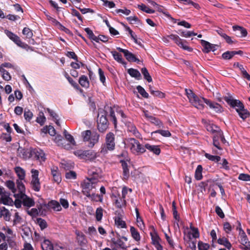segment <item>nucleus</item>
<instances>
[{
    "mask_svg": "<svg viewBox=\"0 0 250 250\" xmlns=\"http://www.w3.org/2000/svg\"><path fill=\"white\" fill-rule=\"evenodd\" d=\"M88 173L89 176H91L89 179L98 182V179L101 175V170L100 168L92 167L88 169Z\"/></svg>",
    "mask_w": 250,
    "mask_h": 250,
    "instance_id": "nucleus-12",
    "label": "nucleus"
},
{
    "mask_svg": "<svg viewBox=\"0 0 250 250\" xmlns=\"http://www.w3.org/2000/svg\"><path fill=\"white\" fill-rule=\"evenodd\" d=\"M75 233L77 235V240L80 246H83L86 244V240L84 234L79 230H76Z\"/></svg>",
    "mask_w": 250,
    "mask_h": 250,
    "instance_id": "nucleus-23",
    "label": "nucleus"
},
{
    "mask_svg": "<svg viewBox=\"0 0 250 250\" xmlns=\"http://www.w3.org/2000/svg\"><path fill=\"white\" fill-rule=\"evenodd\" d=\"M22 34L25 35L27 39H31L33 35L32 30L27 27L23 28L22 30Z\"/></svg>",
    "mask_w": 250,
    "mask_h": 250,
    "instance_id": "nucleus-55",
    "label": "nucleus"
},
{
    "mask_svg": "<svg viewBox=\"0 0 250 250\" xmlns=\"http://www.w3.org/2000/svg\"><path fill=\"white\" fill-rule=\"evenodd\" d=\"M58 170V168L57 167H53L51 168V174L53 177L54 181L59 184L61 182L62 178L61 174Z\"/></svg>",
    "mask_w": 250,
    "mask_h": 250,
    "instance_id": "nucleus-21",
    "label": "nucleus"
},
{
    "mask_svg": "<svg viewBox=\"0 0 250 250\" xmlns=\"http://www.w3.org/2000/svg\"><path fill=\"white\" fill-rule=\"evenodd\" d=\"M36 222L42 230H43L47 227V224L46 221L42 218H37Z\"/></svg>",
    "mask_w": 250,
    "mask_h": 250,
    "instance_id": "nucleus-46",
    "label": "nucleus"
},
{
    "mask_svg": "<svg viewBox=\"0 0 250 250\" xmlns=\"http://www.w3.org/2000/svg\"><path fill=\"white\" fill-rule=\"evenodd\" d=\"M234 30H238L240 31L242 37H246L247 35V30L243 27L239 26H235L233 27Z\"/></svg>",
    "mask_w": 250,
    "mask_h": 250,
    "instance_id": "nucleus-60",
    "label": "nucleus"
},
{
    "mask_svg": "<svg viewBox=\"0 0 250 250\" xmlns=\"http://www.w3.org/2000/svg\"><path fill=\"white\" fill-rule=\"evenodd\" d=\"M150 235L154 245L158 244V243H160V238L156 232H154L153 233L150 232Z\"/></svg>",
    "mask_w": 250,
    "mask_h": 250,
    "instance_id": "nucleus-53",
    "label": "nucleus"
},
{
    "mask_svg": "<svg viewBox=\"0 0 250 250\" xmlns=\"http://www.w3.org/2000/svg\"><path fill=\"white\" fill-rule=\"evenodd\" d=\"M137 89L138 92L144 98H148L149 97L148 94L146 91L145 89L140 85L137 86Z\"/></svg>",
    "mask_w": 250,
    "mask_h": 250,
    "instance_id": "nucleus-57",
    "label": "nucleus"
},
{
    "mask_svg": "<svg viewBox=\"0 0 250 250\" xmlns=\"http://www.w3.org/2000/svg\"><path fill=\"white\" fill-rule=\"evenodd\" d=\"M67 79L69 83L75 88L76 89L80 90V91H82V90L80 88L79 84L74 81L69 75L67 74Z\"/></svg>",
    "mask_w": 250,
    "mask_h": 250,
    "instance_id": "nucleus-49",
    "label": "nucleus"
},
{
    "mask_svg": "<svg viewBox=\"0 0 250 250\" xmlns=\"http://www.w3.org/2000/svg\"><path fill=\"white\" fill-rule=\"evenodd\" d=\"M105 146L108 150H113L115 148V136L112 132H109L106 135Z\"/></svg>",
    "mask_w": 250,
    "mask_h": 250,
    "instance_id": "nucleus-11",
    "label": "nucleus"
},
{
    "mask_svg": "<svg viewBox=\"0 0 250 250\" xmlns=\"http://www.w3.org/2000/svg\"><path fill=\"white\" fill-rule=\"evenodd\" d=\"M203 168L201 165H198L196 169L195 173V177L196 180H200L202 178V172Z\"/></svg>",
    "mask_w": 250,
    "mask_h": 250,
    "instance_id": "nucleus-45",
    "label": "nucleus"
},
{
    "mask_svg": "<svg viewBox=\"0 0 250 250\" xmlns=\"http://www.w3.org/2000/svg\"><path fill=\"white\" fill-rule=\"evenodd\" d=\"M103 209L102 208L100 207L97 208L96 211V218L97 221H100L103 217Z\"/></svg>",
    "mask_w": 250,
    "mask_h": 250,
    "instance_id": "nucleus-58",
    "label": "nucleus"
},
{
    "mask_svg": "<svg viewBox=\"0 0 250 250\" xmlns=\"http://www.w3.org/2000/svg\"><path fill=\"white\" fill-rule=\"evenodd\" d=\"M145 148L146 150L147 149L156 155H159L161 152V149L159 146L151 145L147 143L145 144Z\"/></svg>",
    "mask_w": 250,
    "mask_h": 250,
    "instance_id": "nucleus-17",
    "label": "nucleus"
},
{
    "mask_svg": "<svg viewBox=\"0 0 250 250\" xmlns=\"http://www.w3.org/2000/svg\"><path fill=\"white\" fill-rule=\"evenodd\" d=\"M213 139L221 141L223 143H225L226 141L223 135V131L221 130H218L216 133L214 134Z\"/></svg>",
    "mask_w": 250,
    "mask_h": 250,
    "instance_id": "nucleus-36",
    "label": "nucleus"
},
{
    "mask_svg": "<svg viewBox=\"0 0 250 250\" xmlns=\"http://www.w3.org/2000/svg\"><path fill=\"white\" fill-rule=\"evenodd\" d=\"M79 83L84 88H87L89 86V83L87 77L84 75H82L80 77Z\"/></svg>",
    "mask_w": 250,
    "mask_h": 250,
    "instance_id": "nucleus-29",
    "label": "nucleus"
},
{
    "mask_svg": "<svg viewBox=\"0 0 250 250\" xmlns=\"http://www.w3.org/2000/svg\"><path fill=\"white\" fill-rule=\"evenodd\" d=\"M84 31H85V32L87 33L88 36V38L92 40V41H94L95 42V41H97L98 39L97 38V36H96L93 31L88 27H87V28H85L84 29Z\"/></svg>",
    "mask_w": 250,
    "mask_h": 250,
    "instance_id": "nucleus-47",
    "label": "nucleus"
},
{
    "mask_svg": "<svg viewBox=\"0 0 250 250\" xmlns=\"http://www.w3.org/2000/svg\"><path fill=\"white\" fill-rule=\"evenodd\" d=\"M87 197L91 199V200L96 202H102L103 200V195L96 194L94 192L90 193V196Z\"/></svg>",
    "mask_w": 250,
    "mask_h": 250,
    "instance_id": "nucleus-42",
    "label": "nucleus"
},
{
    "mask_svg": "<svg viewBox=\"0 0 250 250\" xmlns=\"http://www.w3.org/2000/svg\"><path fill=\"white\" fill-rule=\"evenodd\" d=\"M98 182L87 179L82 185L83 193L86 196H89L90 193L93 189H95L96 185Z\"/></svg>",
    "mask_w": 250,
    "mask_h": 250,
    "instance_id": "nucleus-6",
    "label": "nucleus"
},
{
    "mask_svg": "<svg viewBox=\"0 0 250 250\" xmlns=\"http://www.w3.org/2000/svg\"><path fill=\"white\" fill-rule=\"evenodd\" d=\"M190 102L194 106L199 109H203L204 108V103H205L217 113H221L223 111L220 104L203 97L199 98L196 96Z\"/></svg>",
    "mask_w": 250,
    "mask_h": 250,
    "instance_id": "nucleus-1",
    "label": "nucleus"
},
{
    "mask_svg": "<svg viewBox=\"0 0 250 250\" xmlns=\"http://www.w3.org/2000/svg\"><path fill=\"white\" fill-rule=\"evenodd\" d=\"M127 72L132 77L135 78L138 80L141 79V75L140 72L137 69L129 68L128 69Z\"/></svg>",
    "mask_w": 250,
    "mask_h": 250,
    "instance_id": "nucleus-34",
    "label": "nucleus"
},
{
    "mask_svg": "<svg viewBox=\"0 0 250 250\" xmlns=\"http://www.w3.org/2000/svg\"><path fill=\"white\" fill-rule=\"evenodd\" d=\"M141 72L144 76V78L148 82H152V78L149 73L148 72V70L146 67H143L141 69Z\"/></svg>",
    "mask_w": 250,
    "mask_h": 250,
    "instance_id": "nucleus-40",
    "label": "nucleus"
},
{
    "mask_svg": "<svg viewBox=\"0 0 250 250\" xmlns=\"http://www.w3.org/2000/svg\"><path fill=\"white\" fill-rule=\"evenodd\" d=\"M64 135L65 139L69 141L71 144L74 145L76 142L74 139L73 137L70 134H69L65 130L64 131Z\"/></svg>",
    "mask_w": 250,
    "mask_h": 250,
    "instance_id": "nucleus-59",
    "label": "nucleus"
},
{
    "mask_svg": "<svg viewBox=\"0 0 250 250\" xmlns=\"http://www.w3.org/2000/svg\"><path fill=\"white\" fill-rule=\"evenodd\" d=\"M0 203L5 205L13 206L14 202L12 199L10 197V193L6 192L1 195L0 197Z\"/></svg>",
    "mask_w": 250,
    "mask_h": 250,
    "instance_id": "nucleus-14",
    "label": "nucleus"
},
{
    "mask_svg": "<svg viewBox=\"0 0 250 250\" xmlns=\"http://www.w3.org/2000/svg\"><path fill=\"white\" fill-rule=\"evenodd\" d=\"M111 53L113 56L114 59L118 62L124 63V61L122 58V56L121 54L118 53L116 51H112Z\"/></svg>",
    "mask_w": 250,
    "mask_h": 250,
    "instance_id": "nucleus-44",
    "label": "nucleus"
},
{
    "mask_svg": "<svg viewBox=\"0 0 250 250\" xmlns=\"http://www.w3.org/2000/svg\"><path fill=\"white\" fill-rule=\"evenodd\" d=\"M44 206L47 207L48 208H52L55 211H59L61 210L62 208L60 203L55 200H52L48 203L46 205L45 204L43 205Z\"/></svg>",
    "mask_w": 250,
    "mask_h": 250,
    "instance_id": "nucleus-18",
    "label": "nucleus"
},
{
    "mask_svg": "<svg viewBox=\"0 0 250 250\" xmlns=\"http://www.w3.org/2000/svg\"><path fill=\"white\" fill-rule=\"evenodd\" d=\"M124 56L127 61L129 62H139L140 61L138 59L136 58L134 54L126 50V52L124 54Z\"/></svg>",
    "mask_w": 250,
    "mask_h": 250,
    "instance_id": "nucleus-31",
    "label": "nucleus"
},
{
    "mask_svg": "<svg viewBox=\"0 0 250 250\" xmlns=\"http://www.w3.org/2000/svg\"><path fill=\"white\" fill-rule=\"evenodd\" d=\"M136 216H137V223L138 226L141 229H143L145 228L144 223L142 218L139 216V213L138 208L135 209Z\"/></svg>",
    "mask_w": 250,
    "mask_h": 250,
    "instance_id": "nucleus-41",
    "label": "nucleus"
},
{
    "mask_svg": "<svg viewBox=\"0 0 250 250\" xmlns=\"http://www.w3.org/2000/svg\"><path fill=\"white\" fill-rule=\"evenodd\" d=\"M242 54L243 51L241 50L231 51H228L222 54V58L225 60H229L235 55H242Z\"/></svg>",
    "mask_w": 250,
    "mask_h": 250,
    "instance_id": "nucleus-20",
    "label": "nucleus"
},
{
    "mask_svg": "<svg viewBox=\"0 0 250 250\" xmlns=\"http://www.w3.org/2000/svg\"><path fill=\"white\" fill-rule=\"evenodd\" d=\"M82 137L84 142H89L88 146L92 147L99 141L100 136L96 132H92L90 130H87L82 132Z\"/></svg>",
    "mask_w": 250,
    "mask_h": 250,
    "instance_id": "nucleus-3",
    "label": "nucleus"
},
{
    "mask_svg": "<svg viewBox=\"0 0 250 250\" xmlns=\"http://www.w3.org/2000/svg\"><path fill=\"white\" fill-rule=\"evenodd\" d=\"M224 100L231 107L235 108L237 112L244 107L243 104L238 100L233 99L230 97H226Z\"/></svg>",
    "mask_w": 250,
    "mask_h": 250,
    "instance_id": "nucleus-7",
    "label": "nucleus"
},
{
    "mask_svg": "<svg viewBox=\"0 0 250 250\" xmlns=\"http://www.w3.org/2000/svg\"><path fill=\"white\" fill-rule=\"evenodd\" d=\"M205 156L208 160L215 162H218L221 160L220 156L212 155L207 153H205Z\"/></svg>",
    "mask_w": 250,
    "mask_h": 250,
    "instance_id": "nucleus-50",
    "label": "nucleus"
},
{
    "mask_svg": "<svg viewBox=\"0 0 250 250\" xmlns=\"http://www.w3.org/2000/svg\"><path fill=\"white\" fill-rule=\"evenodd\" d=\"M130 231L131 234V236L136 241H139L141 239L140 235L138 230L134 227H131Z\"/></svg>",
    "mask_w": 250,
    "mask_h": 250,
    "instance_id": "nucleus-33",
    "label": "nucleus"
},
{
    "mask_svg": "<svg viewBox=\"0 0 250 250\" xmlns=\"http://www.w3.org/2000/svg\"><path fill=\"white\" fill-rule=\"evenodd\" d=\"M111 198L118 208H121L122 207L126 205L125 200L123 198V197L121 198L119 195L117 196L115 195H113Z\"/></svg>",
    "mask_w": 250,
    "mask_h": 250,
    "instance_id": "nucleus-16",
    "label": "nucleus"
},
{
    "mask_svg": "<svg viewBox=\"0 0 250 250\" xmlns=\"http://www.w3.org/2000/svg\"><path fill=\"white\" fill-rule=\"evenodd\" d=\"M201 43L204 47L203 51L206 53H208L211 51H215L217 49L216 47L218 46V45L211 44L209 42L203 40H201Z\"/></svg>",
    "mask_w": 250,
    "mask_h": 250,
    "instance_id": "nucleus-13",
    "label": "nucleus"
},
{
    "mask_svg": "<svg viewBox=\"0 0 250 250\" xmlns=\"http://www.w3.org/2000/svg\"><path fill=\"white\" fill-rule=\"evenodd\" d=\"M120 163L122 164V168L123 169V175L125 179H127L129 176V171L128 168L127 163L124 160H121Z\"/></svg>",
    "mask_w": 250,
    "mask_h": 250,
    "instance_id": "nucleus-25",
    "label": "nucleus"
},
{
    "mask_svg": "<svg viewBox=\"0 0 250 250\" xmlns=\"http://www.w3.org/2000/svg\"><path fill=\"white\" fill-rule=\"evenodd\" d=\"M22 200L23 206L27 207H31L34 206L35 202L34 200L25 194H22L21 195L17 197Z\"/></svg>",
    "mask_w": 250,
    "mask_h": 250,
    "instance_id": "nucleus-15",
    "label": "nucleus"
},
{
    "mask_svg": "<svg viewBox=\"0 0 250 250\" xmlns=\"http://www.w3.org/2000/svg\"><path fill=\"white\" fill-rule=\"evenodd\" d=\"M155 133H159L161 135H162L164 137H170L171 136V133L168 130H157L156 131H153L152 132L151 134H155Z\"/></svg>",
    "mask_w": 250,
    "mask_h": 250,
    "instance_id": "nucleus-51",
    "label": "nucleus"
},
{
    "mask_svg": "<svg viewBox=\"0 0 250 250\" xmlns=\"http://www.w3.org/2000/svg\"><path fill=\"white\" fill-rule=\"evenodd\" d=\"M113 243L118 247L120 248L121 249H125L126 248V246L125 243L121 239H118L117 240H115V239H112Z\"/></svg>",
    "mask_w": 250,
    "mask_h": 250,
    "instance_id": "nucleus-48",
    "label": "nucleus"
},
{
    "mask_svg": "<svg viewBox=\"0 0 250 250\" xmlns=\"http://www.w3.org/2000/svg\"><path fill=\"white\" fill-rule=\"evenodd\" d=\"M207 130L212 133H215L218 130H221L217 126L215 125H209L207 126Z\"/></svg>",
    "mask_w": 250,
    "mask_h": 250,
    "instance_id": "nucleus-64",
    "label": "nucleus"
},
{
    "mask_svg": "<svg viewBox=\"0 0 250 250\" xmlns=\"http://www.w3.org/2000/svg\"><path fill=\"white\" fill-rule=\"evenodd\" d=\"M5 185L7 187L11 190V191L15 194L17 191V189L15 188V185L14 182L11 180H8L6 182Z\"/></svg>",
    "mask_w": 250,
    "mask_h": 250,
    "instance_id": "nucleus-43",
    "label": "nucleus"
},
{
    "mask_svg": "<svg viewBox=\"0 0 250 250\" xmlns=\"http://www.w3.org/2000/svg\"><path fill=\"white\" fill-rule=\"evenodd\" d=\"M178 42H179L177 43V45L184 50H187L188 52L192 51V48L188 46V42L186 40H182L180 38V41Z\"/></svg>",
    "mask_w": 250,
    "mask_h": 250,
    "instance_id": "nucleus-28",
    "label": "nucleus"
},
{
    "mask_svg": "<svg viewBox=\"0 0 250 250\" xmlns=\"http://www.w3.org/2000/svg\"><path fill=\"white\" fill-rule=\"evenodd\" d=\"M31 153V158L38 160L40 162H44L45 161L46 158L45 154L42 149L39 148H32Z\"/></svg>",
    "mask_w": 250,
    "mask_h": 250,
    "instance_id": "nucleus-9",
    "label": "nucleus"
},
{
    "mask_svg": "<svg viewBox=\"0 0 250 250\" xmlns=\"http://www.w3.org/2000/svg\"><path fill=\"white\" fill-rule=\"evenodd\" d=\"M127 128V131L132 133L134 135H136L138 131L136 126L131 122H128L126 124Z\"/></svg>",
    "mask_w": 250,
    "mask_h": 250,
    "instance_id": "nucleus-39",
    "label": "nucleus"
},
{
    "mask_svg": "<svg viewBox=\"0 0 250 250\" xmlns=\"http://www.w3.org/2000/svg\"><path fill=\"white\" fill-rule=\"evenodd\" d=\"M31 148H30L29 149H28L19 148L18 150L20 152L21 157L24 160H26L31 158Z\"/></svg>",
    "mask_w": 250,
    "mask_h": 250,
    "instance_id": "nucleus-22",
    "label": "nucleus"
},
{
    "mask_svg": "<svg viewBox=\"0 0 250 250\" xmlns=\"http://www.w3.org/2000/svg\"><path fill=\"white\" fill-rule=\"evenodd\" d=\"M115 225L120 228H126V225L125 222L122 220L120 216H116L114 219Z\"/></svg>",
    "mask_w": 250,
    "mask_h": 250,
    "instance_id": "nucleus-35",
    "label": "nucleus"
},
{
    "mask_svg": "<svg viewBox=\"0 0 250 250\" xmlns=\"http://www.w3.org/2000/svg\"><path fill=\"white\" fill-rule=\"evenodd\" d=\"M149 121L154 125L159 126L160 127L162 126L163 124L162 122L158 119L154 117H149Z\"/></svg>",
    "mask_w": 250,
    "mask_h": 250,
    "instance_id": "nucleus-54",
    "label": "nucleus"
},
{
    "mask_svg": "<svg viewBox=\"0 0 250 250\" xmlns=\"http://www.w3.org/2000/svg\"><path fill=\"white\" fill-rule=\"evenodd\" d=\"M240 242L243 246L240 248L243 250H250V242L249 241L245 231L241 229H240Z\"/></svg>",
    "mask_w": 250,
    "mask_h": 250,
    "instance_id": "nucleus-8",
    "label": "nucleus"
},
{
    "mask_svg": "<svg viewBox=\"0 0 250 250\" xmlns=\"http://www.w3.org/2000/svg\"><path fill=\"white\" fill-rule=\"evenodd\" d=\"M24 117L26 121L29 122L33 117L32 112L28 109H25L24 112Z\"/></svg>",
    "mask_w": 250,
    "mask_h": 250,
    "instance_id": "nucleus-52",
    "label": "nucleus"
},
{
    "mask_svg": "<svg viewBox=\"0 0 250 250\" xmlns=\"http://www.w3.org/2000/svg\"><path fill=\"white\" fill-rule=\"evenodd\" d=\"M138 7L142 11L149 14L154 13L155 11L153 9L147 8L146 5L142 4V5H139Z\"/></svg>",
    "mask_w": 250,
    "mask_h": 250,
    "instance_id": "nucleus-61",
    "label": "nucleus"
},
{
    "mask_svg": "<svg viewBox=\"0 0 250 250\" xmlns=\"http://www.w3.org/2000/svg\"><path fill=\"white\" fill-rule=\"evenodd\" d=\"M43 250H53V246L51 242L48 240H45L42 244Z\"/></svg>",
    "mask_w": 250,
    "mask_h": 250,
    "instance_id": "nucleus-38",
    "label": "nucleus"
},
{
    "mask_svg": "<svg viewBox=\"0 0 250 250\" xmlns=\"http://www.w3.org/2000/svg\"><path fill=\"white\" fill-rule=\"evenodd\" d=\"M45 120L46 118L44 116L43 113L41 112L39 113V116L37 118L36 122L41 125H42L44 124Z\"/></svg>",
    "mask_w": 250,
    "mask_h": 250,
    "instance_id": "nucleus-56",
    "label": "nucleus"
},
{
    "mask_svg": "<svg viewBox=\"0 0 250 250\" xmlns=\"http://www.w3.org/2000/svg\"><path fill=\"white\" fill-rule=\"evenodd\" d=\"M54 142L58 146L66 148L65 140L61 135H58L55 137Z\"/></svg>",
    "mask_w": 250,
    "mask_h": 250,
    "instance_id": "nucleus-27",
    "label": "nucleus"
},
{
    "mask_svg": "<svg viewBox=\"0 0 250 250\" xmlns=\"http://www.w3.org/2000/svg\"><path fill=\"white\" fill-rule=\"evenodd\" d=\"M15 171L19 177L18 180H23L25 179V172L23 168L17 167L15 168Z\"/></svg>",
    "mask_w": 250,
    "mask_h": 250,
    "instance_id": "nucleus-30",
    "label": "nucleus"
},
{
    "mask_svg": "<svg viewBox=\"0 0 250 250\" xmlns=\"http://www.w3.org/2000/svg\"><path fill=\"white\" fill-rule=\"evenodd\" d=\"M199 250H208L209 248V245L207 243H204L199 241L198 244Z\"/></svg>",
    "mask_w": 250,
    "mask_h": 250,
    "instance_id": "nucleus-63",
    "label": "nucleus"
},
{
    "mask_svg": "<svg viewBox=\"0 0 250 250\" xmlns=\"http://www.w3.org/2000/svg\"><path fill=\"white\" fill-rule=\"evenodd\" d=\"M109 115H110V117H111V118L112 119V121L113 122V124H114L115 126H116V125H117V121L116 117L115 115L114 111L113 108L111 107H109Z\"/></svg>",
    "mask_w": 250,
    "mask_h": 250,
    "instance_id": "nucleus-62",
    "label": "nucleus"
},
{
    "mask_svg": "<svg viewBox=\"0 0 250 250\" xmlns=\"http://www.w3.org/2000/svg\"><path fill=\"white\" fill-rule=\"evenodd\" d=\"M106 111L101 109L98 113L97 127L101 132H104L108 127V122L106 118Z\"/></svg>",
    "mask_w": 250,
    "mask_h": 250,
    "instance_id": "nucleus-2",
    "label": "nucleus"
},
{
    "mask_svg": "<svg viewBox=\"0 0 250 250\" xmlns=\"http://www.w3.org/2000/svg\"><path fill=\"white\" fill-rule=\"evenodd\" d=\"M239 116L243 119V120H245L248 117H249L250 115V112L246 109H245L244 107L243 109H240L239 111H237V112Z\"/></svg>",
    "mask_w": 250,
    "mask_h": 250,
    "instance_id": "nucleus-37",
    "label": "nucleus"
},
{
    "mask_svg": "<svg viewBox=\"0 0 250 250\" xmlns=\"http://www.w3.org/2000/svg\"><path fill=\"white\" fill-rule=\"evenodd\" d=\"M131 151L136 155H140L146 152L145 146L134 138H130L129 141Z\"/></svg>",
    "mask_w": 250,
    "mask_h": 250,
    "instance_id": "nucleus-5",
    "label": "nucleus"
},
{
    "mask_svg": "<svg viewBox=\"0 0 250 250\" xmlns=\"http://www.w3.org/2000/svg\"><path fill=\"white\" fill-rule=\"evenodd\" d=\"M217 243L225 247L227 249L230 250L231 248V244L228 239L225 237L219 238L217 240Z\"/></svg>",
    "mask_w": 250,
    "mask_h": 250,
    "instance_id": "nucleus-26",
    "label": "nucleus"
},
{
    "mask_svg": "<svg viewBox=\"0 0 250 250\" xmlns=\"http://www.w3.org/2000/svg\"><path fill=\"white\" fill-rule=\"evenodd\" d=\"M32 188L35 191H39L41 189V184L39 179H32L31 181Z\"/></svg>",
    "mask_w": 250,
    "mask_h": 250,
    "instance_id": "nucleus-32",
    "label": "nucleus"
},
{
    "mask_svg": "<svg viewBox=\"0 0 250 250\" xmlns=\"http://www.w3.org/2000/svg\"><path fill=\"white\" fill-rule=\"evenodd\" d=\"M74 154L80 159H84L86 161H93L97 157V153L93 150H77Z\"/></svg>",
    "mask_w": 250,
    "mask_h": 250,
    "instance_id": "nucleus-4",
    "label": "nucleus"
},
{
    "mask_svg": "<svg viewBox=\"0 0 250 250\" xmlns=\"http://www.w3.org/2000/svg\"><path fill=\"white\" fill-rule=\"evenodd\" d=\"M5 34L8 38L13 41L17 45L22 48H25L28 45L22 42L20 38L16 34L8 30H5Z\"/></svg>",
    "mask_w": 250,
    "mask_h": 250,
    "instance_id": "nucleus-10",
    "label": "nucleus"
},
{
    "mask_svg": "<svg viewBox=\"0 0 250 250\" xmlns=\"http://www.w3.org/2000/svg\"><path fill=\"white\" fill-rule=\"evenodd\" d=\"M17 188L19 190L18 193L14 194L15 197H18L22 194H25V188L21 180H17L16 181Z\"/></svg>",
    "mask_w": 250,
    "mask_h": 250,
    "instance_id": "nucleus-19",
    "label": "nucleus"
},
{
    "mask_svg": "<svg viewBox=\"0 0 250 250\" xmlns=\"http://www.w3.org/2000/svg\"><path fill=\"white\" fill-rule=\"evenodd\" d=\"M0 217H3L7 221L10 219V213L9 210L4 207L0 208Z\"/></svg>",
    "mask_w": 250,
    "mask_h": 250,
    "instance_id": "nucleus-24",
    "label": "nucleus"
}]
</instances>
